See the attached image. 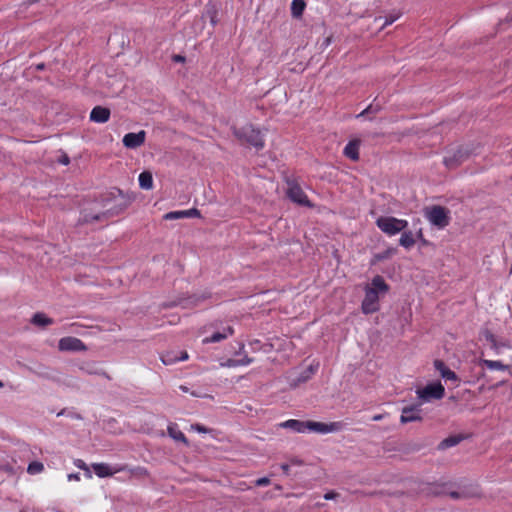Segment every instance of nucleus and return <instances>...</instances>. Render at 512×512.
<instances>
[{
  "label": "nucleus",
  "mask_w": 512,
  "mask_h": 512,
  "mask_svg": "<svg viewBox=\"0 0 512 512\" xmlns=\"http://www.w3.org/2000/svg\"><path fill=\"white\" fill-rule=\"evenodd\" d=\"M306 7L304 0H293L291 5V13L294 18H300Z\"/></svg>",
  "instance_id": "5701e85b"
},
{
  "label": "nucleus",
  "mask_w": 512,
  "mask_h": 512,
  "mask_svg": "<svg viewBox=\"0 0 512 512\" xmlns=\"http://www.w3.org/2000/svg\"><path fill=\"white\" fill-rule=\"evenodd\" d=\"M179 389H180L182 392H184V393H187V392L189 391V390H188V387H186V386H184V385H181V386L179 387Z\"/></svg>",
  "instance_id": "3c124183"
},
{
  "label": "nucleus",
  "mask_w": 512,
  "mask_h": 512,
  "mask_svg": "<svg viewBox=\"0 0 512 512\" xmlns=\"http://www.w3.org/2000/svg\"><path fill=\"white\" fill-rule=\"evenodd\" d=\"M44 68V64H38L37 69L42 70Z\"/></svg>",
  "instance_id": "6e6d98bb"
},
{
  "label": "nucleus",
  "mask_w": 512,
  "mask_h": 512,
  "mask_svg": "<svg viewBox=\"0 0 512 512\" xmlns=\"http://www.w3.org/2000/svg\"><path fill=\"white\" fill-rule=\"evenodd\" d=\"M287 195L293 202L297 204L303 206H311V203L308 200L307 196L297 183L288 182Z\"/></svg>",
  "instance_id": "6e6552de"
},
{
  "label": "nucleus",
  "mask_w": 512,
  "mask_h": 512,
  "mask_svg": "<svg viewBox=\"0 0 512 512\" xmlns=\"http://www.w3.org/2000/svg\"><path fill=\"white\" fill-rule=\"evenodd\" d=\"M4 386L3 382L0 381V388H2Z\"/></svg>",
  "instance_id": "680f3d73"
},
{
  "label": "nucleus",
  "mask_w": 512,
  "mask_h": 512,
  "mask_svg": "<svg viewBox=\"0 0 512 512\" xmlns=\"http://www.w3.org/2000/svg\"><path fill=\"white\" fill-rule=\"evenodd\" d=\"M53 320L51 318H48L43 313H36L32 318V323L37 326H47L52 324Z\"/></svg>",
  "instance_id": "b1692460"
},
{
  "label": "nucleus",
  "mask_w": 512,
  "mask_h": 512,
  "mask_svg": "<svg viewBox=\"0 0 512 512\" xmlns=\"http://www.w3.org/2000/svg\"><path fill=\"white\" fill-rule=\"evenodd\" d=\"M188 359V353L186 351H182L180 353V356L178 357V361H184Z\"/></svg>",
  "instance_id": "a18cd8bd"
},
{
  "label": "nucleus",
  "mask_w": 512,
  "mask_h": 512,
  "mask_svg": "<svg viewBox=\"0 0 512 512\" xmlns=\"http://www.w3.org/2000/svg\"><path fill=\"white\" fill-rule=\"evenodd\" d=\"M167 432H168V435L175 441L182 442L186 446L189 445L188 439L185 437V435L180 430H178L176 428L175 424L169 425Z\"/></svg>",
  "instance_id": "aec40b11"
},
{
  "label": "nucleus",
  "mask_w": 512,
  "mask_h": 512,
  "mask_svg": "<svg viewBox=\"0 0 512 512\" xmlns=\"http://www.w3.org/2000/svg\"><path fill=\"white\" fill-rule=\"evenodd\" d=\"M270 347L276 352H287L294 349V343L287 337H274L271 339Z\"/></svg>",
  "instance_id": "ddd939ff"
},
{
  "label": "nucleus",
  "mask_w": 512,
  "mask_h": 512,
  "mask_svg": "<svg viewBox=\"0 0 512 512\" xmlns=\"http://www.w3.org/2000/svg\"><path fill=\"white\" fill-rule=\"evenodd\" d=\"M419 405L407 406L402 409V415L400 417L401 423L405 424L413 421H421Z\"/></svg>",
  "instance_id": "f8f14e48"
},
{
  "label": "nucleus",
  "mask_w": 512,
  "mask_h": 512,
  "mask_svg": "<svg viewBox=\"0 0 512 512\" xmlns=\"http://www.w3.org/2000/svg\"><path fill=\"white\" fill-rule=\"evenodd\" d=\"M110 109L102 106H96L90 113V120L96 123H105L110 118Z\"/></svg>",
  "instance_id": "4468645a"
},
{
  "label": "nucleus",
  "mask_w": 512,
  "mask_h": 512,
  "mask_svg": "<svg viewBox=\"0 0 512 512\" xmlns=\"http://www.w3.org/2000/svg\"><path fill=\"white\" fill-rule=\"evenodd\" d=\"M271 345V340L268 342V343H265L263 344L261 347H260V350L265 353V354H269L271 353L272 351H274V348L270 347Z\"/></svg>",
  "instance_id": "f704fd0d"
},
{
  "label": "nucleus",
  "mask_w": 512,
  "mask_h": 512,
  "mask_svg": "<svg viewBox=\"0 0 512 512\" xmlns=\"http://www.w3.org/2000/svg\"><path fill=\"white\" fill-rule=\"evenodd\" d=\"M307 429L317 433H330L342 429L340 422H332L329 424L315 421H307Z\"/></svg>",
  "instance_id": "1a4fd4ad"
},
{
  "label": "nucleus",
  "mask_w": 512,
  "mask_h": 512,
  "mask_svg": "<svg viewBox=\"0 0 512 512\" xmlns=\"http://www.w3.org/2000/svg\"><path fill=\"white\" fill-rule=\"evenodd\" d=\"M77 466L79 468H82V469L86 470L88 475L91 476L89 468L85 465V463L83 461L79 460Z\"/></svg>",
  "instance_id": "79ce46f5"
},
{
  "label": "nucleus",
  "mask_w": 512,
  "mask_h": 512,
  "mask_svg": "<svg viewBox=\"0 0 512 512\" xmlns=\"http://www.w3.org/2000/svg\"><path fill=\"white\" fill-rule=\"evenodd\" d=\"M146 139V132L144 130L138 133H128L123 137V145L129 149H136L142 146Z\"/></svg>",
  "instance_id": "9b49d317"
},
{
  "label": "nucleus",
  "mask_w": 512,
  "mask_h": 512,
  "mask_svg": "<svg viewBox=\"0 0 512 512\" xmlns=\"http://www.w3.org/2000/svg\"><path fill=\"white\" fill-rule=\"evenodd\" d=\"M400 245L405 248H410L415 244V240L413 238L412 232H403L401 238L399 240Z\"/></svg>",
  "instance_id": "a878e982"
},
{
  "label": "nucleus",
  "mask_w": 512,
  "mask_h": 512,
  "mask_svg": "<svg viewBox=\"0 0 512 512\" xmlns=\"http://www.w3.org/2000/svg\"><path fill=\"white\" fill-rule=\"evenodd\" d=\"M232 130L234 136L242 143H247L258 150L264 147L260 130L254 128L251 124H246L240 128L232 127Z\"/></svg>",
  "instance_id": "7ed1b4c3"
},
{
  "label": "nucleus",
  "mask_w": 512,
  "mask_h": 512,
  "mask_svg": "<svg viewBox=\"0 0 512 512\" xmlns=\"http://www.w3.org/2000/svg\"><path fill=\"white\" fill-rule=\"evenodd\" d=\"M228 367H234L238 365V360L229 359L226 364Z\"/></svg>",
  "instance_id": "c03bdc74"
},
{
  "label": "nucleus",
  "mask_w": 512,
  "mask_h": 512,
  "mask_svg": "<svg viewBox=\"0 0 512 512\" xmlns=\"http://www.w3.org/2000/svg\"><path fill=\"white\" fill-rule=\"evenodd\" d=\"M382 417H383V416H382V415H380V414H379V415H375V416L373 417V420H374V421H379V420H381V419H382Z\"/></svg>",
  "instance_id": "603ef678"
},
{
  "label": "nucleus",
  "mask_w": 512,
  "mask_h": 512,
  "mask_svg": "<svg viewBox=\"0 0 512 512\" xmlns=\"http://www.w3.org/2000/svg\"><path fill=\"white\" fill-rule=\"evenodd\" d=\"M281 469L283 470V472L285 474H288L289 473V465L288 464H282L281 465Z\"/></svg>",
  "instance_id": "de8ad7c7"
},
{
  "label": "nucleus",
  "mask_w": 512,
  "mask_h": 512,
  "mask_svg": "<svg viewBox=\"0 0 512 512\" xmlns=\"http://www.w3.org/2000/svg\"><path fill=\"white\" fill-rule=\"evenodd\" d=\"M332 38H333V37H332V35H330V36L326 37V38L324 39V41L321 43L320 48H321V49H325V48H327V47L331 44V42H332Z\"/></svg>",
  "instance_id": "58836bf2"
},
{
  "label": "nucleus",
  "mask_w": 512,
  "mask_h": 512,
  "mask_svg": "<svg viewBox=\"0 0 512 512\" xmlns=\"http://www.w3.org/2000/svg\"><path fill=\"white\" fill-rule=\"evenodd\" d=\"M191 394H192V396H195V397L198 396V394H196L195 392H192Z\"/></svg>",
  "instance_id": "bf43d9fd"
},
{
  "label": "nucleus",
  "mask_w": 512,
  "mask_h": 512,
  "mask_svg": "<svg viewBox=\"0 0 512 512\" xmlns=\"http://www.w3.org/2000/svg\"><path fill=\"white\" fill-rule=\"evenodd\" d=\"M191 428L196 430L199 433H209L210 432V430L208 428H206L205 426H202L200 424H193V425H191Z\"/></svg>",
  "instance_id": "72a5a7b5"
},
{
  "label": "nucleus",
  "mask_w": 512,
  "mask_h": 512,
  "mask_svg": "<svg viewBox=\"0 0 512 512\" xmlns=\"http://www.w3.org/2000/svg\"><path fill=\"white\" fill-rule=\"evenodd\" d=\"M486 339L491 343L492 348L497 350L500 347V344L496 341L494 335L490 332H486ZM502 345L503 344H501V346Z\"/></svg>",
  "instance_id": "7c9ffc66"
},
{
  "label": "nucleus",
  "mask_w": 512,
  "mask_h": 512,
  "mask_svg": "<svg viewBox=\"0 0 512 512\" xmlns=\"http://www.w3.org/2000/svg\"><path fill=\"white\" fill-rule=\"evenodd\" d=\"M463 438L461 436H450V437H447L445 438L443 441L440 442L439 444V449H446V448H449V447H452V446H455L457 445L458 443H460V441L462 440Z\"/></svg>",
  "instance_id": "393cba45"
},
{
  "label": "nucleus",
  "mask_w": 512,
  "mask_h": 512,
  "mask_svg": "<svg viewBox=\"0 0 512 512\" xmlns=\"http://www.w3.org/2000/svg\"><path fill=\"white\" fill-rule=\"evenodd\" d=\"M450 496H451L452 498H455V499H457V498H460V497H461L460 493H459V492H456V491L450 492Z\"/></svg>",
  "instance_id": "8fccbe9b"
},
{
  "label": "nucleus",
  "mask_w": 512,
  "mask_h": 512,
  "mask_svg": "<svg viewBox=\"0 0 512 512\" xmlns=\"http://www.w3.org/2000/svg\"><path fill=\"white\" fill-rule=\"evenodd\" d=\"M68 479L69 480H79L80 477H79V474H70V475H68Z\"/></svg>",
  "instance_id": "09e8293b"
},
{
  "label": "nucleus",
  "mask_w": 512,
  "mask_h": 512,
  "mask_svg": "<svg viewBox=\"0 0 512 512\" xmlns=\"http://www.w3.org/2000/svg\"><path fill=\"white\" fill-rule=\"evenodd\" d=\"M379 111L378 107L368 106L365 110H363L357 117H362L368 113H377Z\"/></svg>",
  "instance_id": "2f4dec72"
},
{
  "label": "nucleus",
  "mask_w": 512,
  "mask_h": 512,
  "mask_svg": "<svg viewBox=\"0 0 512 512\" xmlns=\"http://www.w3.org/2000/svg\"><path fill=\"white\" fill-rule=\"evenodd\" d=\"M283 428H289L297 432H304L307 429V421L288 420L280 424Z\"/></svg>",
  "instance_id": "6ab92c4d"
},
{
  "label": "nucleus",
  "mask_w": 512,
  "mask_h": 512,
  "mask_svg": "<svg viewBox=\"0 0 512 512\" xmlns=\"http://www.w3.org/2000/svg\"><path fill=\"white\" fill-rule=\"evenodd\" d=\"M173 61H175V62H184L185 61V57L182 56V55H174L173 56Z\"/></svg>",
  "instance_id": "49530a36"
},
{
  "label": "nucleus",
  "mask_w": 512,
  "mask_h": 512,
  "mask_svg": "<svg viewBox=\"0 0 512 512\" xmlns=\"http://www.w3.org/2000/svg\"><path fill=\"white\" fill-rule=\"evenodd\" d=\"M313 373H314V368L311 365V366H309L307 368V370L304 372V374L301 376V378L299 380L300 381H306L310 377V375L313 374Z\"/></svg>",
  "instance_id": "473e14b6"
},
{
  "label": "nucleus",
  "mask_w": 512,
  "mask_h": 512,
  "mask_svg": "<svg viewBox=\"0 0 512 512\" xmlns=\"http://www.w3.org/2000/svg\"><path fill=\"white\" fill-rule=\"evenodd\" d=\"M292 463L297 464V465H301L302 464V462L300 460H293Z\"/></svg>",
  "instance_id": "5fc2aeb1"
},
{
  "label": "nucleus",
  "mask_w": 512,
  "mask_h": 512,
  "mask_svg": "<svg viewBox=\"0 0 512 512\" xmlns=\"http://www.w3.org/2000/svg\"><path fill=\"white\" fill-rule=\"evenodd\" d=\"M139 185L142 189L150 190L153 187V177L150 171H144L139 175Z\"/></svg>",
  "instance_id": "412c9836"
},
{
  "label": "nucleus",
  "mask_w": 512,
  "mask_h": 512,
  "mask_svg": "<svg viewBox=\"0 0 512 512\" xmlns=\"http://www.w3.org/2000/svg\"><path fill=\"white\" fill-rule=\"evenodd\" d=\"M477 149L473 143L464 144L452 151L451 155L444 158V165L448 169H455L466 161Z\"/></svg>",
  "instance_id": "20e7f679"
},
{
  "label": "nucleus",
  "mask_w": 512,
  "mask_h": 512,
  "mask_svg": "<svg viewBox=\"0 0 512 512\" xmlns=\"http://www.w3.org/2000/svg\"><path fill=\"white\" fill-rule=\"evenodd\" d=\"M389 287L383 277L377 275L372 279L371 285L365 288V297L362 301V312L371 314L379 310V295L388 291Z\"/></svg>",
  "instance_id": "f257e3e1"
},
{
  "label": "nucleus",
  "mask_w": 512,
  "mask_h": 512,
  "mask_svg": "<svg viewBox=\"0 0 512 512\" xmlns=\"http://www.w3.org/2000/svg\"><path fill=\"white\" fill-rule=\"evenodd\" d=\"M161 361L164 365H171L178 361V357L174 355L173 352H168L167 354L161 356Z\"/></svg>",
  "instance_id": "cd10ccee"
},
{
  "label": "nucleus",
  "mask_w": 512,
  "mask_h": 512,
  "mask_svg": "<svg viewBox=\"0 0 512 512\" xmlns=\"http://www.w3.org/2000/svg\"><path fill=\"white\" fill-rule=\"evenodd\" d=\"M418 237H419V238H422V232H421V231H419V233H418Z\"/></svg>",
  "instance_id": "4d7b16f0"
},
{
  "label": "nucleus",
  "mask_w": 512,
  "mask_h": 512,
  "mask_svg": "<svg viewBox=\"0 0 512 512\" xmlns=\"http://www.w3.org/2000/svg\"><path fill=\"white\" fill-rule=\"evenodd\" d=\"M259 344V341L258 340H254L250 343L251 346H256Z\"/></svg>",
  "instance_id": "864d4df0"
},
{
  "label": "nucleus",
  "mask_w": 512,
  "mask_h": 512,
  "mask_svg": "<svg viewBox=\"0 0 512 512\" xmlns=\"http://www.w3.org/2000/svg\"><path fill=\"white\" fill-rule=\"evenodd\" d=\"M398 17L397 16H389L385 19L381 29H384L387 25L392 24Z\"/></svg>",
  "instance_id": "e433bc0d"
},
{
  "label": "nucleus",
  "mask_w": 512,
  "mask_h": 512,
  "mask_svg": "<svg viewBox=\"0 0 512 512\" xmlns=\"http://www.w3.org/2000/svg\"><path fill=\"white\" fill-rule=\"evenodd\" d=\"M43 470V464L40 462H32L28 466V472L29 473H38Z\"/></svg>",
  "instance_id": "c756f323"
},
{
  "label": "nucleus",
  "mask_w": 512,
  "mask_h": 512,
  "mask_svg": "<svg viewBox=\"0 0 512 512\" xmlns=\"http://www.w3.org/2000/svg\"><path fill=\"white\" fill-rule=\"evenodd\" d=\"M187 217H200V211L196 208L186 210Z\"/></svg>",
  "instance_id": "c9c22d12"
},
{
  "label": "nucleus",
  "mask_w": 512,
  "mask_h": 512,
  "mask_svg": "<svg viewBox=\"0 0 512 512\" xmlns=\"http://www.w3.org/2000/svg\"><path fill=\"white\" fill-rule=\"evenodd\" d=\"M382 18L381 17H378V18H375V21H380Z\"/></svg>",
  "instance_id": "052dcab7"
},
{
  "label": "nucleus",
  "mask_w": 512,
  "mask_h": 512,
  "mask_svg": "<svg viewBox=\"0 0 512 512\" xmlns=\"http://www.w3.org/2000/svg\"><path fill=\"white\" fill-rule=\"evenodd\" d=\"M434 367H435V369L437 371H439L440 375L443 378H445L447 380H453V381H457L458 380V377L455 374V372H453L452 370L447 368L443 361L435 360L434 361Z\"/></svg>",
  "instance_id": "dca6fc26"
},
{
  "label": "nucleus",
  "mask_w": 512,
  "mask_h": 512,
  "mask_svg": "<svg viewBox=\"0 0 512 512\" xmlns=\"http://www.w3.org/2000/svg\"><path fill=\"white\" fill-rule=\"evenodd\" d=\"M109 201L110 197H104L87 203V205L81 210V217L79 221L81 223H90L93 221H99L107 216L114 215L116 212H113L112 209L108 208Z\"/></svg>",
  "instance_id": "f03ea898"
},
{
  "label": "nucleus",
  "mask_w": 512,
  "mask_h": 512,
  "mask_svg": "<svg viewBox=\"0 0 512 512\" xmlns=\"http://www.w3.org/2000/svg\"><path fill=\"white\" fill-rule=\"evenodd\" d=\"M117 193L119 196H122V191L118 190Z\"/></svg>",
  "instance_id": "13d9d810"
},
{
  "label": "nucleus",
  "mask_w": 512,
  "mask_h": 512,
  "mask_svg": "<svg viewBox=\"0 0 512 512\" xmlns=\"http://www.w3.org/2000/svg\"><path fill=\"white\" fill-rule=\"evenodd\" d=\"M377 227L388 235H395L406 229L408 222L390 216H381L376 220Z\"/></svg>",
  "instance_id": "39448f33"
},
{
  "label": "nucleus",
  "mask_w": 512,
  "mask_h": 512,
  "mask_svg": "<svg viewBox=\"0 0 512 512\" xmlns=\"http://www.w3.org/2000/svg\"><path fill=\"white\" fill-rule=\"evenodd\" d=\"M361 141L359 139L351 140L344 149V155L353 161H357L359 159V147Z\"/></svg>",
  "instance_id": "2eb2a0df"
},
{
  "label": "nucleus",
  "mask_w": 512,
  "mask_h": 512,
  "mask_svg": "<svg viewBox=\"0 0 512 512\" xmlns=\"http://www.w3.org/2000/svg\"><path fill=\"white\" fill-rule=\"evenodd\" d=\"M58 348L60 351H85V344L75 337H64L59 340Z\"/></svg>",
  "instance_id": "9d476101"
},
{
  "label": "nucleus",
  "mask_w": 512,
  "mask_h": 512,
  "mask_svg": "<svg viewBox=\"0 0 512 512\" xmlns=\"http://www.w3.org/2000/svg\"><path fill=\"white\" fill-rule=\"evenodd\" d=\"M58 161L63 165H68L70 163V159L67 154H63Z\"/></svg>",
  "instance_id": "ea45409f"
},
{
  "label": "nucleus",
  "mask_w": 512,
  "mask_h": 512,
  "mask_svg": "<svg viewBox=\"0 0 512 512\" xmlns=\"http://www.w3.org/2000/svg\"><path fill=\"white\" fill-rule=\"evenodd\" d=\"M253 361L252 358L245 356L243 359L238 360V365H247Z\"/></svg>",
  "instance_id": "a19ab883"
},
{
  "label": "nucleus",
  "mask_w": 512,
  "mask_h": 512,
  "mask_svg": "<svg viewBox=\"0 0 512 512\" xmlns=\"http://www.w3.org/2000/svg\"><path fill=\"white\" fill-rule=\"evenodd\" d=\"M481 364L485 365L488 369L491 370H510L512 369V366L505 365L500 361H493V360H481Z\"/></svg>",
  "instance_id": "4be33fe9"
},
{
  "label": "nucleus",
  "mask_w": 512,
  "mask_h": 512,
  "mask_svg": "<svg viewBox=\"0 0 512 512\" xmlns=\"http://www.w3.org/2000/svg\"><path fill=\"white\" fill-rule=\"evenodd\" d=\"M92 468H93L95 474L101 478L112 476L114 473H116L120 470V469L113 470L108 464H105V463H95L92 465Z\"/></svg>",
  "instance_id": "f3484780"
},
{
  "label": "nucleus",
  "mask_w": 512,
  "mask_h": 512,
  "mask_svg": "<svg viewBox=\"0 0 512 512\" xmlns=\"http://www.w3.org/2000/svg\"><path fill=\"white\" fill-rule=\"evenodd\" d=\"M425 216L431 224L444 228L449 224V211L443 206L434 205L425 209Z\"/></svg>",
  "instance_id": "423d86ee"
},
{
  "label": "nucleus",
  "mask_w": 512,
  "mask_h": 512,
  "mask_svg": "<svg viewBox=\"0 0 512 512\" xmlns=\"http://www.w3.org/2000/svg\"><path fill=\"white\" fill-rule=\"evenodd\" d=\"M256 485L257 486H265V485H268L270 483V479L267 478V477H263V478H259L256 480Z\"/></svg>",
  "instance_id": "4c0bfd02"
},
{
  "label": "nucleus",
  "mask_w": 512,
  "mask_h": 512,
  "mask_svg": "<svg viewBox=\"0 0 512 512\" xmlns=\"http://www.w3.org/2000/svg\"><path fill=\"white\" fill-rule=\"evenodd\" d=\"M233 328L232 327H226L223 329L222 332H215L211 337H207L203 340V343H215L224 340L229 335L233 334Z\"/></svg>",
  "instance_id": "a211bd4d"
},
{
  "label": "nucleus",
  "mask_w": 512,
  "mask_h": 512,
  "mask_svg": "<svg viewBox=\"0 0 512 512\" xmlns=\"http://www.w3.org/2000/svg\"><path fill=\"white\" fill-rule=\"evenodd\" d=\"M209 17L211 24L214 26L217 23V9L214 5H210L205 13Z\"/></svg>",
  "instance_id": "bb28decb"
},
{
  "label": "nucleus",
  "mask_w": 512,
  "mask_h": 512,
  "mask_svg": "<svg viewBox=\"0 0 512 512\" xmlns=\"http://www.w3.org/2000/svg\"><path fill=\"white\" fill-rule=\"evenodd\" d=\"M445 389L441 383L429 384L423 389L417 390V395L422 401H430L432 399H441L444 396Z\"/></svg>",
  "instance_id": "0eeeda50"
},
{
  "label": "nucleus",
  "mask_w": 512,
  "mask_h": 512,
  "mask_svg": "<svg viewBox=\"0 0 512 512\" xmlns=\"http://www.w3.org/2000/svg\"><path fill=\"white\" fill-rule=\"evenodd\" d=\"M337 495H338V494H337V493H335V492H328V493H326V494L324 495V498H325L326 500H330V499H334L335 497H337Z\"/></svg>",
  "instance_id": "37998d69"
},
{
  "label": "nucleus",
  "mask_w": 512,
  "mask_h": 512,
  "mask_svg": "<svg viewBox=\"0 0 512 512\" xmlns=\"http://www.w3.org/2000/svg\"><path fill=\"white\" fill-rule=\"evenodd\" d=\"M185 217H187L186 210L185 211L169 212L164 216V218L167 220H174V219H180V218H185Z\"/></svg>",
  "instance_id": "c85d7f7f"
}]
</instances>
